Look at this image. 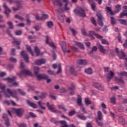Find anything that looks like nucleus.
Returning <instances> with one entry per match:
<instances>
[{
	"label": "nucleus",
	"instance_id": "nucleus-1",
	"mask_svg": "<svg viewBox=\"0 0 127 127\" xmlns=\"http://www.w3.org/2000/svg\"><path fill=\"white\" fill-rule=\"evenodd\" d=\"M7 92L13 98L16 99V101H18V96H17V92L19 93L20 95H22V96H25V92L22 91L20 89H14L11 91L9 89H7Z\"/></svg>",
	"mask_w": 127,
	"mask_h": 127
},
{
	"label": "nucleus",
	"instance_id": "nucleus-2",
	"mask_svg": "<svg viewBox=\"0 0 127 127\" xmlns=\"http://www.w3.org/2000/svg\"><path fill=\"white\" fill-rule=\"evenodd\" d=\"M34 72L35 75L38 78L39 80H41V79H45L47 78V75L45 74H39V67L34 66Z\"/></svg>",
	"mask_w": 127,
	"mask_h": 127
},
{
	"label": "nucleus",
	"instance_id": "nucleus-3",
	"mask_svg": "<svg viewBox=\"0 0 127 127\" xmlns=\"http://www.w3.org/2000/svg\"><path fill=\"white\" fill-rule=\"evenodd\" d=\"M74 12L79 15V16H81L82 17H85L86 16V13H85V9L81 7H77L73 10Z\"/></svg>",
	"mask_w": 127,
	"mask_h": 127
},
{
	"label": "nucleus",
	"instance_id": "nucleus-4",
	"mask_svg": "<svg viewBox=\"0 0 127 127\" xmlns=\"http://www.w3.org/2000/svg\"><path fill=\"white\" fill-rule=\"evenodd\" d=\"M92 86L96 89H97L99 91H101L102 92L105 91V87L104 86V85L100 82H93L92 83Z\"/></svg>",
	"mask_w": 127,
	"mask_h": 127
},
{
	"label": "nucleus",
	"instance_id": "nucleus-5",
	"mask_svg": "<svg viewBox=\"0 0 127 127\" xmlns=\"http://www.w3.org/2000/svg\"><path fill=\"white\" fill-rule=\"evenodd\" d=\"M18 75L20 78H21L24 77V76H26V75H28V76H32V73H31V71L28 69H24L21 70Z\"/></svg>",
	"mask_w": 127,
	"mask_h": 127
},
{
	"label": "nucleus",
	"instance_id": "nucleus-6",
	"mask_svg": "<svg viewBox=\"0 0 127 127\" xmlns=\"http://www.w3.org/2000/svg\"><path fill=\"white\" fill-rule=\"evenodd\" d=\"M96 15L98 17V22L100 25V26H104V22H103V20L105 19L104 17L103 16V15L101 14L100 13L97 12L96 13Z\"/></svg>",
	"mask_w": 127,
	"mask_h": 127
},
{
	"label": "nucleus",
	"instance_id": "nucleus-7",
	"mask_svg": "<svg viewBox=\"0 0 127 127\" xmlns=\"http://www.w3.org/2000/svg\"><path fill=\"white\" fill-rule=\"evenodd\" d=\"M4 81L7 80L8 83H12L13 86H15V87H17L18 86V83L17 82H14V80H15V78H10L9 77H8L5 79H3ZM12 85L9 84V86H12Z\"/></svg>",
	"mask_w": 127,
	"mask_h": 127
},
{
	"label": "nucleus",
	"instance_id": "nucleus-8",
	"mask_svg": "<svg viewBox=\"0 0 127 127\" xmlns=\"http://www.w3.org/2000/svg\"><path fill=\"white\" fill-rule=\"evenodd\" d=\"M21 1H22V0H20L15 2L16 3H18V4H17L16 7H12V9L13 10H14V11L20 10V9H21V8L23 7V6H22V4H21Z\"/></svg>",
	"mask_w": 127,
	"mask_h": 127
},
{
	"label": "nucleus",
	"instance_id": "nucleus-9",
	"mask_svg": "<svg viewBox=\"0 0 127 127\" xmlns=\"http://www.w3.org/2000/svg\"><path fill=\"white\" fill-rule=\"evenodd\" d=\"M21 56H22V57H23V58H24L25 61L27 63H29V60H28V54H27V53H26V52L22 51V52H21Z\"/></svg>",
	"mask_w": 127,
	"mask_h": 127
},
{
	"label": "nucleus",
	"instance_id": "nucleus-10",
	"mask_svg": "<svg viewBox=\"0 0 127 127\" xmlns=\"http://www.w3.org/2000/svg\"><path fill=\"white\" fill-rule=\"evenodd\" d=\"M14 112L17 117H20L23 116V113H24V111L22 109H15Z\"/></svg>",
	"mask_w": 127,
	"mask_h": 127
},
{
	"label": "nucleus",
	"instance_id": "nucleus-11",
	"mask_svg": "<svg viewBox=\"0 0 127 127\" xmlns=\"http://www.w3.org/2000/svg\"><path fill=\"white\" fill-rule=\"evenodd\" d=\"M106 75L107 76V79L108 82H110L111 79L114 78V76H115V73H114V72L112 71H110L108 73V74H106Z\"/></svg>",
	"mask_w": 127,
	"mask_h": 127
},
{
	"label": "nucleus",
	"instance_id": "nucleus-12",
	"mask_svg": "<svg viewBox=\"0 0 127 127\" xmlns=\"http://www.w3.org/2000/svg\"><path fill=\"white\" fill-rule=\"evenodd\" d=\"M69 3H66L64 4V9H61V8L57 9L58 12L61 13L62 12H64V10H70V8L68 7V4Z\"/></svg>",
	"mask_w": 127,
	"mask_h": 127
},
{
	"label": "nucleus",
	"instance_id": "nucleus-13",
	"mask_svg": "<svg viewBox=\"0 0 127 127\" xmlns=\"http://www.w3.org/2000/svg\"><path fill=\"white\" fill-rule=\"evenodd\" d=\"M3 6L5 9L4 13L6 15L7 17H8L9 13L11 11L10 9L8 8V7L5 3H3Z\"/></svg>",
	"mask_w": 127,
	"mask_h": 127
},
{
	"label": "nucleus",
	"instance_id": "nucleus-14",
	"mask_svg": "<svg viewBox=\"0 0 127 127\" xmlns=\"http://www.w3.org/2000/svg\"><path fill=\"white\" fill-rule=\"evenodd\" d=\"M46 63V60L44 59L37 60L35 61L36 65H42V64H45Z\"/></svg>",
	"mask_w": 127,
	"mask_h": 127
},
{
	"label": "nucleus",
	"instance_id": "nucleus-15",
	"mask_svg": "<svg viewBox=\"0 0 127 127\" xmlns=\"http://www.w3.org/2000/svg\"><path fill=\"white\" fill-rule=\"evenodd\" d=\"M27 104L28 106L31 107L33 109H36L37 108V105L33 102L30 101L29 100H27Z\"/></svg>",
	"mask_w": 127,
	"mask_h": 127
},
{
	"label": "nucleus",
	"instance_id": "nucleus-16",
	"mask_svg": "<svg viewBox=\"0 0 127 127\" xmlns=\"http://www.w3.org/2000/svg\"><path fill=\"white\" fill-rule=\"evenodd\" d=\"M53 2L55 5H59V6H62L63 5L62 0H53Z\"/></svg>",
	"mask_w": 127,
	"mask_h": 127
},
{
	"label": "nucleus",
	"instance_id": "nucleus-17",
	"mask_svg": "<svg viewBox=\"0 0 127 127\" xmlns=\"http://www.w3.org/2000/svg\"><path fill=\"white\" fill-rule=\"evenodd\" d=\"M76 117L82 121H86L87 120V117L82 113L77 114Z\"/></svg>",
	"mask_w": 127,
	"mask_h": 127
},
{
	"label": "nucleus",
	"instance_id": "nucleus-18",
	"mask_svg": "<svg viewBox=\"0 0 127 127\" xmlns=\"http://www.w3.org/2000/svg\"><path fill=\"white\" fill-rule=\"evenodd\" d=\"M46 106L47 107H48L49 110L51 111V112H52L53 113V112H54V110H55V107H54V105L53 104L50 105L49 102H47L46 104Z\"/></svg>",
	"mask_w": 127,
	"mask_h": 127
},
{
	"label": "nucleus",
	"instance_id": "nucleus-19",
	"mask_svg": "<svg viewBox=\"0 0 127 127\" xmlns=\"http://www.w3.org/2000/svg\"><path fill=\"white\" fill-rule=\"evenodd\" d=\"M117 56L119 57L120 59H125L126 58V54L124 52H120Z\"/></svg>",
	"mask_w": 127,
	"mask_h": 127
},
{
	"label": "nucleus",
	"instance_id": "nucleus-20",
	"mask_svg": "<svg viewBox=\"0 0 127 127\" xmlns=\"http://www.w3.org/2000/svg\"><path fill=\"white\" fill-rule=\"evenodd\" d=\"M115 79L117 83H119V84H125V81H124L123 78H120L117 76H115Z\"/></svg>",
	"mask_w": 127,
	"mask_h": 127
},
{
	"label": "nucleus",
	"instance_id": "nucleus-21",
	"mask_svg": "<svg viewBox=\"0 0 127 127\" xmlns=\"http://www.w3.org/2000/svg\"><path fill=\"white\" fill-rule=\"evenodd\" d=\"M60 43L64 52H66V42L62 41Z\"/></svg>",
	"mask_w": 127,
	"mask_h": 127
},
{
	"label": "nucleus",
	"instance_id": "nucleus-22",
	"mask_svg": "<svg viewBox=\"0 0 127 127\" xmlns=\"http://www.w3.org/2000/svg\"><path fill=\"white\" fill-rule=\"evenodd\" d=\"M77 104L78 106H79V107H82V106H83V104H82V98H81L80 95L78 96Z\"/></svg>",
	"mask_w": 127,
	"mask_h": 127
},
{
	"label": "nucleus",
	"instance_id": "nucleus-23",
	"mask_svg": "<svg viewBox=\"0 0 127 127\" xmlns=\"http://www.w3.org/2000/svg\"><path fill=\"white\" fill-rule=\"evenodd\" d=\"M96 32L94 31H89L88 33V36H89L90 38H91V39H95V37H94V35L96 36Z\"/></svg>",
	"mask_w": 127,
	"mask_h": 127
},
{
	"label": "nucleus",
	"instance_id": "nucleus-24",
	"mask_svg": "<svg viewBox=\"0 0 127 127\" xmlns=\"http://www.w3.org/2000/svg\"><path fill=\"white\" fill-rule=\"evenodd\" d=\"M77 64H79V65H86L87 64V61L85 60H78L77 61Z\"/></svg>",
	"mask_w": 127,
	"mask_h": 127
},
{
	"label": "nucleus",
	"instance_id": "nucleus-25",
	"mask_svg": "<svg viewBox=\"0 0 127 127\" xmlns=\"http://www.w3.org/2000/svg\"><path fill=\"white\" fill-rule=\"evenodd\" d=\"M106 10L111 15H115V13L112 10V8H111V7L107 6Z\"/></svg>",
	"mask_w": 127,
	"mask_h": 127
},
{
	"label": "nucleus",
	"instance_id": "nucleus-26",
	"mask_svg": "<svg viewBox=\"0 0 127 127\" xmlns=\"http://www.w3.org/2000/svg\"><path fill=\"white\" fill-rule=\"evenodd\" d=\"M98 47H99L100 52H102V53H103V54H105V53H106V49H104V46H102V45L99 44Z\"/></svg>",
	"mask_w": 127,
	"mask_h": 127
},
{
	"label": "nucleus",
	"instance_id": "nucleus-27",
	"mask_svg": "<svg viewBox=\"0 0 127 127\" xmlns=\"http://www.w3.org/2000/svg\"><path fill=\"white\" fill-rule=\"evenodd\" d=\"M96 120H103V114L101 111H98V117Z\"/></svg>",
	"mask_w": 127,
	"mask_h": 127
},
{
	"label": "nucleus",
	"instance_id": "nucleus-28",
	"mask_svg": "<svg viewBox=\"0 0 127 127\" xmlns=\"http://www.w3.org/2000/svg\"><path fill=\"white\" fill-rule=\"evenodd\" d=\"M75 44L77 45L78 47H80L81 49H82V50L85 49V48L84 47V45L82 43L76 42Z\"/></svg>",
	"mask_w": 127,
	"mask_h": 127
},
{
	"label": "nucleus",
	"instance_id": "nucleus-29",
	"mask_svg": "<svg viewBox=\"0 0 127 127\" xmlns=\"http://www.w3.org/2000/svg\"><path fill=\"white\" fill-rule=\"evenodd\" d=\"M121 24H123V25H127V20L124 19H120L118 20Z\"/></svg>",
	"mask_w": 127,
	"mask_h": 127
},
{
	"label": "nucleus",
	"instance_id": "nucleus-30",
	"mask_svg": "<svg viewBox=\"0 0 127 127\" xmlns=\"http://www.w3.org/2000/svg\"><path fill=\"white\" fill-rule=\"evenodd\" d=\"M34 50L35 53L37 54L36 56H39V55L40 54V50L38 49V47H35Z\"/></svg>",
	"mask_w": 127,
	"mask_h": 127
},
{
	"label": "nucleus",
	"instance_id": "nucleus-31",
	"mask_svg": "<svg viewBox=\"0 0 127 127\" xmlns=\"http://www.w3.org/2000/svg\"><path fill=\"white\" fill-rule=\"evenodd\" d=\"M50 121L52 123H53V124H55V125H56L57 126L59 124V121L56 120V119H55L54 118L51 119Z\"/></svg>",
	"mask_w": 127,
	"mask_h": 127
},
{
	"label": "nucleus",
	"instance_id": "nucleus-32",
	"mask_svg": "<svg viewBox=\"0 0 127 127\" xmlns=\"http://www.w3.org/2000/svg\"><path fill=\"white\" fill-rule=\"evenodd\" d=\"M119 122L122 124L123 126L126 125V120H125V119L122 116L120 118Z\"/></svg>",
	"mask_w": 127,
	"mask_h": 127
},
{
	"label": "nucleus",
	"instance_id": "nucleus-33",
	"mask_svg": "<svg viewBox=\"0 0 127 127\" xmlns=\"http://www.w3.org/2000/svg\"><path fill=\"white\" fill-rule=\"evenodd\" d=\"M85 72L87 74H92V73H93V70H92V68H88L85 70Z\"/></svg>",
	"mask_w": 127,
	"mask_h": 127
},
{
	"label": "nucleus",
	"instance_id": "nucleus-34",
	"mask_svg": "<svg viewBox=\"0 0 127 127\" xmlns=\"http://www.w3.org/2000/svg\"><path fill=\"white\" fill-rule=\"evenodd\" d=\"M58 18L62 22H64L65 16H64L63 15H60L58 16Z\"/></svg>",
	"mask_w": 127,
	"mask_h": 127
},
{
	"label": "nucleus",
	"instance_id": "nucleus-35",
	"mask_svg": "<svg viewBox=\"0 0 127 127\" xmlns=\"http://www.w3.org/2000/svg\"><path fill=\"white\" fill-rule=\"evenodd\" d=\"M97 50H98V48H97L96 46H94V47H93L91 51L89 52V54H92V53H93V52H96V51H97Z\"/></svg>",
	"mask_w": 127,
	"mask_h": 127
},
{
	"label": "nucleus",
	"instance_id": "nucleus-36",
	"mask_svg": "<svg viewBox=\"0 0 127 127\" xmlns=\"http://www.w3.org/2000/svg\"><path fill=\"white\" fill-rule=\"evenodd\" d=\"M7 24L9 26V29H13V24H12V22L8 21L7 22Z\"/></svg>",
	"mask_w": 127,
	"mask_h": 127
},
{
	"label": "nucleus",
	"instance_id": "nucleus-37",
	"mask_svg": "<svg viewBox=\"0 0 127 127\" xmlns=\"http://www.w3.org/2000/svg\"><path fill=\"white\" fill-rule=\"evenodd\" d=\"M49 17V16L48 14H44L41 17V20H45V19H47Z\"/></svg>",
	"mask_w": 127,
	"mask_h": 127
},
{
	"label": "nucleus",
	"instance_id": "nucleus-38",
	"mask_svg": "<svg viewBox=\"0 0 127 127\" xmlns=\"http://www.w3.org/2000/svg\"><path fill=\"white\" fill-rule=\"evenodd\" d=\"M27 50L31 54L32 56H34V54H33V52H32V50H31V48L30 47V46L27 47Z\"/></svg>",
	"mask_w": 127,
	"mask_h": 127
},
{
	"label": "nucleus",
	"instance_id": "nucleus-39",
	"mask_svg": "<svg viewBox=\"0 0 127 127\" xmlns=\"http://www.w3.org/2000/svg\"><path fill=\"white\" fill-rule=\"evenodd\" d=\"M118 76H126V77H127V72L126 71L118 72Z\"/></svg>",
	"mask_w": 127,
	"mask_h": 127
},
{
	"label": "nucleus",
	"instance_id": "nucleus-40",
	"mask_svg": "<svg viewBox=\"0 0 127 127\" xmlns=\"http://www.w3.org/2000/svg\"><path fill=\"white\" fill-rule=\"evenodd\" d=\"M116 97L113 96L111 98V102L112 103V104H113V105H116Z\"/></svg>",
	"mask_w": 127,
	"mask_h": 127
},
{
	"label": "nucleus",
	"instance_id": "nucleus-41",
	"mask_svg": "<svg viewBox=\"0 0 127 127\" xmlns=\"http://www.w3.org/2000/svg\"><path fill=\"white\" fill-rule=\"evenodd\" d=\"M15 18H17L18 19H19L21 21L24 20V18L22 17L21 16H19V15H15Z\"/></svg>",
	"mask_w": 127,
	"mask_h": 127
},
{
	"label": "nucleus",
	"instance_id": "nucleus-42",
	"mask_svg": "<svg viewBox=\"0 0 127 127\" xmlns=\"http://www.w3.org/2000/svg\"><path fill=\"white\" fill-rule=\"evenodd\" d=\"M90 5L91 6V8L92 9H93L94 11L96 10V2H94V3H93L92 4H90Z\"/></svg>",
	"mask_w": 127,
	"mask_h": 127
},
{
	"label": "nucleus",
	"instance_id": "nucleus-43",
	"mask_svg": "<svg viewBox=\"0 0 127 127\" xmlns=\"http://www.w3.org/2000/svg\"><path fill=\"white\" fill-rule=\"evenodd\" d=\"M47 26L49 28H51L53 26V22L52 21L48 22Z\"/></svg>",
	"mask_w": 127,
	"mask_h": 127
},
{
	"label": "nucleus",
	"instance_id": "nucleus-44",
	"mask_svg": "<svg viewBox=\"0 0 127 127\" xmlns=\"http://www.w3.org/2000/svg\"><path fill=\"white\" fill-rule=\"evenodd\" d=\"M75 90V84L72 83L71 86L69 87V91H74Z\"/></svg>",
	"mask_w": 127,
	"mask_h": 127
},
{
	"label": "nucleus",
	"instance_id": "nucleus-45",
	"mask_svg": "<svg viewBox=\"0 0 127 127\" xmlns=\"http://www.w3.org/2000/svg\"><path fill=\"white\" fill-rule=\"evenodd\" d=\"M58 70L57 72V74H59V73H61V71H62V69H61V64H58Z\"/></svg>",
	"mask_w": 127,
	"mask_h": 127
},
{
	"label": "nucleus",
	"instance_id": "nucleus-46",
	"mask_svg": "<svg viewBox=\"0 0 127 127\" xmlns=\"http://www.w3.org/2000/svg\"><path fill=\"white\" fill-rule=\"evenodd\" d=\"M111 24H112L113 25L116 24V19L114 17H111Z\"/></svg>",
	"mask_w": 127,
	"mask_h": 127
},
{
	"label": "nucleus",
	"instance_id": "nucleus-47",
	"mask_svg": "<svg viewBox=\"0 0 127 127\" xmlns=\"http://www.w3.org/2000/svg\"><path fill=\"white\" fill-rule=\"evenodd\" d=\"M90 20L91 22H92L93 24H94V25H95V26L97 25V23H96V20L95 19V18L93 17H91L90 18Z\"/></svg>",
	"mask_w": 127,
	"mask_h": 127
},
{
	"label": "nucleus",
	"instance_id": "nucleus-48",
	"mask_svg": "<svg viewBox=\"0 0 127 127\" xmlns=\"http://www.w3.org/2000/svg\"><path fill=\"white\" fill-rule=\"evenodd\" d=\"M5 125L7 127H9L10 126V123L9 122V119H7L5 121Z\"/></svg>",
	"mask_w": 127,
	"mask_h": 127
},
{
	"label": "nucleus",
	"instance_id": "nucleus-49",
	"mask_svg": "<svg viewBox=\"0 0 127 127\" xmlns=\"http://www.w3.org/2000/svg\"><path fill=\"white\" fill-rule=\"evenodd\" d=\"M76 114V111L73 110L69 112L68 116L69 117H72V116L75 115Z\"/></svg>",
	"mask_w": 127,
	"mask_h": 127
},
{
	"label": "nucleus",
	"instance_id": "nucleus-50",
	"mask_svg": "<svg viewBox=\"0 0 127 127\" xmlns=\"http://www.w3.org/2000/svg\"><path fill=\"white\" fill-rule=\"evenodd\" d=\"M102 44H106V45H109V43L108 41L106 39H102L101 40Z\"/></svg>",
	"mask_w": 127,
	"mask_h": 127
},
{
	"label": "nucleus",
	"instance_id": "nucleus-51",
	"mask_svg": "<svg viewBox=\"0 0 127 127\" xmlns=\"http://www.w3.org/2000/svg\"><path fill=\"white\" fill-rule=\"evenodd\" d=\"M85 104L86 105V106H88V105H91V101L89 100V99L88 98H86L85 99Z\"/></svg>",
	"mask_w": 127,
	"mask_h": 127
},
{
	"label": "nucleus",
	"instance_id": "nucleus-52",
	"mask_svg": "<svg viewBox=\"0 0 127 127\" xmlns=\"http://www.w3.org/2000/svg\"><path fill=\"white\" fill-rule=\"evenodd\" d=\"M69 30H70L73 34V35L75 36L76 35V33H77V32H76V30H75V29L69 27Z\"/></svg>",
	"mask_w": 127,
	"mask_h": 127
},
{
	"label": "nucleus",
	"instance_id": "nucleus-53",
	"mask_svg": "<svg viewBox=\"0 0 127 127\" xmlns=\"http://www.w3.org/2000/svg\"><path fill=\"white\" fill-rule=\"evenodd\" d=\"M21 41H14L12 42V44H16V45H20Z\"/></svg>",
	"mask_w": 127,
	"mask_h": 127
},
{
	"label": "nucleus",
	"instance_id": "nucleus-54",
	"mask_svg": "<svg viewBox=\"0 0 127 127\" xmlns=\"http://www.w3.org/2000/svg\"><path fill=\"white\" fill-rule=\"evenodd\" d=\"M81 33L83 35H84L85 36H88V34H87V32H86V30H85V29H82L81 30Z\"/></svg>",
	"mask_w": 127,
	"mask_h": 127
},
{
	"label": "nucleus",
	"instance_id": "nucleus-55",
	"mask_svg": "<svg viewBox=\"0 0 127 127\" xmlns=\"http://www.w3.org/2000/svg\"><path fill=\"white\" fill-rule=\"evenodd\" d=\"M70 72H71L72 74H73V75H75V76H77V73L74 72V68H73V67H70Z\"/></svg>",
	"mask_w": 127,
	"mask_h": 127
},
{
	"label": "nucleus",
	"instance_id": "nucleus-56",
	"mask_svg": "<svg viewBox=\"0 0 127 127\" xmlns=\"http://www.w3.org/2000/svg\"><path fill=\"white\" fill-rule=\"evenodd\" d=\"M6 32L8 34V36H9V37H12V34H11V33L9 29H7Z\"/></svg>",
	"mask_w": 127,
	"mask_h": 127
},
{
	"label": "nucleus",
	"instance_id": "nucleus-57",
	"mask_svg": "<svg viewBox=\"0 0 127 127\" xmlns=\"http://www.w3.org/2000/svg\"><path fill=\"white\" fill-rule=\"evenodd\" d=\"M59 124H61V125H62L63 126H65L67 125V122L65 121H59Z\"/></svg>",
	"mask_w": 127,
	"mask_h": 127
},
{
	"label": "nucleus",
	"instance_id": "nucleus-58",
	"mask_svg": "<svg viewBox=\"0 0 127 127\" xmlns=\"http://www.w3.org/2000/svg\"><path fill=\"white\" fill-rule=\"evenodd\" d=\"M15 34L16 35H21L22 34V31L21 30H18L15 32Z\"/></svg>",
	"mask_w": 127,
	"mask_h": 127
},
{
	"label": "nucleus",
	"instance_id": "nucleus-59",
	"mask_svg": "<svg viewBox=\"0 0 127 127\" xmlns=\"http://www.w3.org/2000/svg\"><path fill=\"white\" fill-rule=\"evenodd\" d=\"M10 61H11V62H13V63H16L17 61H16V59L14 58H10L9 59Z\"/></svg>",
	"mask_w": 127,
	"mask_h": 127
},
{
	"label": "nucleus",
	"instance_id": "nucleus-60",
	"mask_svg": "<svg viewBox=\"0 0 127 127\" xmlns=\"http://www.w3.org/2000/svg\"><path fill=\"white\" fill-rule=\"evenodd\" d=\"M96 122L97 123V124L98 125V126H99V127H103V123H102V122H100V121L101 120H96Z\"/></svg>",
	"mask_w": 127,
	"mask_h": 127
},
{
	"label": "nucleus",
	"instance_id": "nucleus-61",
	"mask_svg": "<svg viewBox=\"0 0 127 127\" xmlns=\"http://www.w3.org/2000/svg\"><path fill=\"white\" fill-rule=\"evenodd\" d=\"M33 28L35 29L36 31H39L40 30V26L38 25H36L34 27H33Z\"/></svg>",
	"mask_w": 127,
	"mask_h": 127
},
{
	"label": "nucleus",
	"instance_id": "nucleus-62",
	"mask_svg": "<svg viewBox=\"0 0 127 127\" xmlns=\"http://www.w3.org/2000/svg\"><path fill=\"white\" fill-rule=\"evenodd\" d=\"M80 110L85 114H87V111H86V109L84 108L83 105L82 106H80Z\"/></svg>",
	"mask_w": 127,
	"mask_h": 127
},
{
	"label": "nucleus",
	"instance_id": "nucleus-63",
	"mask_svg": "<svg viewBox=\"0 0 127 127\" xmlns=\"http://www.w3.org/2000/svg\"><path fill=\"white\" fill-rule=\"evenodd\" d=\"M38 104L39 107H40V108H41V109H42L43 110H45V109H46L45 107L42 106V103H41V101H39L38 102Z\"/></svg>",
	"mask_w": 127,
	"mask_h": 127
},
{
	"label": "nucleus",
	"instance_id": "nucleus-64",
	"mask_svg": "<svg viewBox=\"0 0 127 127\" xmlns=\"http://www.w3.org/2000/svg\"><path fill=\"white\" fill-rule=\"evenodd\" d=\"M2 119H3V120H7V119H8V118L7 117V115H6V114H3L2 116Z\"/></svg>",
	"mask_w": 127,
	"mask_h": 127
}]
</instances>
